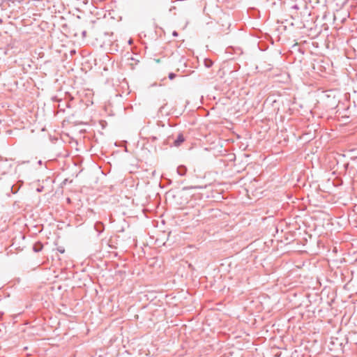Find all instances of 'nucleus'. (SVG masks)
Returning <instances> with one entry per match:
<instances>
[{
  "mask_svg": "<svg viewBox=\"0 0 357 357\" xmlns=\"http://www.w3.org/2000/svg\"><path fill=\"white\" fill-rule=\"evenodd\" d=\"M23 184V181H19L17 184H12L10 183H7V189L10 190L13 194H16L21 186Z\"/></svg>",
  "mask_w": 357,
  "mask_h": 357,
  "instance_id": "1",
  "label": "nucleus"
},
{
  "mask_svg": "<svg viewBox=\"0 0 357 357\" xmlns=\"http://www.w3.org/2000/svg\"><path fill=\"white\" fill-rule=\"evenodd\" d=\"M185 141L184 136L182 133H179L176 139L174 141L173 144L175 146H179Z\"/></svg>",
  "mask_w": 357,
  "mask_h": 357,
  "instance_id": "2",
  "label": "nucleus"
},
{
  "mask_svg": "<svg viewBox=\"0 0 357 357\" xmlns=\"http://www.w3.org/2000/svg\"><path fill=\"white\" fill-rule=\"evenodd\" d=\"M187 172V167L184 165H179L177 167V173L180 176H185Z\"/></svg>",
  "mask_w": 357,
  "mask_h": 357,
  "instance_id": "3",
  "label": "nucleus"
},
{
  "mask_svg": "<svg viewBox=\"0 0 357 357\" xmlns=\"http://www.w3.org/2000/svg\"><path fill=\"white\" fill-rule=\"evenodd\" d=\"M43 243L40 241H38L36 243H34V245L33 246V250L35 252H38L43 250Z\"/></svg>",
  "mask_w": 357,
  "mask_h": 357,
  "instance_id": "4",
  "label": "nucleus"
},
{
  "mask_svg": "<svg viewBox=\"0 0 357 357\" xmlns=\"http://www.w3.org/2000/svg\"><path fill=\"white\" fill-rule=\"evenodd\" d=\"M204 63L205 67L207 68H211L213 65V61L210 59H205Z\"/></svg>",
  "mask_w": 357,
  "mask_h": 357,
  "instance_id": "5",
  "label": "nucleus"
},
{
  "mask_svg": "<svg viewBox=\"0 0 357 357\" xmlns=\"http://www.w3.org/2000/svg\"><path fill=\"white\" fill-rule=\"evenodd\" d=\"M176 74H174L173 73H170L169 74L168 77L169 78V79H174L176 77Z\"/></svg>",
  "mask_w": 357,
  "mask_h": 357,
  "instance_id": "6",
  "label": "nucleus"
},
{
  "mask_svg": "<svg viewBox=\"0 0 357 357\" xmlns=\"http://www.w3.org/2000/svg\"><path fill=\"white\" fill-rule=\"evenodd\" d=\"M167 105V103H165L163 105H162L160 109H159V112L162 113V111L163 109H165V107Z\"/></svg>",
  "mask_w": 357,
  "mask_h": 357,
  "instance_id": "7",
  "label": "nucleus"
},
{
  "mask_svg": "<svg viewBox=\"0 0 357 357\" xmlns=\"http://www.w3.org/2000/svg\"><path fill=\"white\" fill-rule=\"evenodd\" d=\"M57 250H58L60 253H64V252H65L64 248H62V247L58 248H57Z\"/></svg>",
  "mask_w": 357,
  "mask_h": 357,
  "instance_id": "8",
  "label": "nucleus"
},
{
  "mask_svg": "<svg viewBox=\"0 0 357 357\" xmlns=\"http://www.w3.org/2000/svg\"><path fill=\"white\" fill-rule=\"evenodd\" d=\"M192 188H197V187H192V186H190V187H184L183 188V190H189V189H192Z\"/></svg>",
  "mask_w": 357,
  "mask_h": 357,
  "instance_id": "9",
  "label": "nucleus"
},
{
  "mask_svg": "<svg viewBox=\"0 0 357 357\" xmlns=\"http://www.w3.org/2000/svg\"><path fill=\"white\" fill-rule=\"evenodd\" d=\"M172 35L174 36H178V33L176 31H173Z\"/></svg>",
  "mask_w": 357,
  "mask_h": 357,
  "instance_id": "10",
  "label": "nucleus"
},
{
  "mask_svg": "<svg viewBox=\"0 0 357 357\" xmlns=\"http://www.w3.org/2000/svg\"><path fill=\"white\" fill-rule=\"evenodd\" d=\"M86 31H84L82 32V35H83V36H86Z\"/></svg>",
  "mask_w": 357,
  "mask_h": 357,
  "instance_id": "11",
  "label": "nucleus"
},
{
  "mask_svg": "<svg viewBox=\"0 0 357 357\" xmlns=\"http://www.w3.org/2000/svg\"><path fill=\"white\" fill-rule=\"evenodd\" d=\"M59 107L61 108V109H60L61 110H63V111H64V109H62V108L61 107V104H59Z\"/></svg>",
  "mask_w": 357,
  "mask_h": 357,
  "instance_id": "12",
  "label": "nucleus"
},
{
  "mask_svg": "<svg viewBox=\"0 0 357 357\" xmlns=\"http://www.w3.org/2000/svg\"><path fill=\"white\" fill-rule=\"evenodd\" d=\"M37 190H38V192H41V190H41V188H38V189H37Z\"/></svg>",
  "mask_w": 357,
  "mask_h": 357,
  "instance_id": "13",
  "label": "nucleus"
},
{
  "mask_svg": "<svg viewBox=\"0 0 357 357\" xmlns=\"http://www.w3.org/2000/svg\"><path fill=\"white\" fill-rule=\"evenodd\" d=\"M66 106L67 107H70V105H69V104H68V103H67V104L66 105Z\"/></svg>",
  "mask_w": 357,
  "mask_h": 357,
  "instance_id": "14",
  "label": "nucleus"
}]
</instances>
